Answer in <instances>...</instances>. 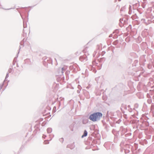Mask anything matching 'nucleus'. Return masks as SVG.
<instances>
[{"instance_id": "f257e3e1", "label": "nucleus", "mask_w": 154, "mask_h": 154, "mask_svg": "<svg viewBox=\"0 0 154 154\" xmlns=\"http://www.w3.org/2000/svg\"><path fill=\"white\" fill-rule=\"evenodd\" d=\"M102 115V114L99 112L94 113L90 116L89 119L93 122H95L100 120Z\"/></svg>"}, {"instance_id": "f03ea898", "label": "nucleus", "mask_w": 154, "mask_h": 154, "mask_svg": "<svg viewBox=\"0 0 154 154\" xmlns=\"http://www.w3.org/2000/svg\"><path fill=\"white\" fill-rule=\"evenodd\" d=\"M87 132L86 130H85L84 131V134L82 136V137H86L87 136Z\"/></svg>"}, {"instance_id": "7ed1b4c3", "label": "nucleus", "mask_w": 154, "mask_h": 154, "mask_svg": "<svg viewBox=\"0 0 154 154\" xmlns=\"http://www.w3.org/2000/svg\"><path fill=\"white\" fill-rule=\"evenodd\" d=\"M47 131L48 132H49V133H50L51 131L52 130L51 128H49L47 129Z\"/></svg>"}, {"instance_id": "20e7f679", "label": "nucleus", "mask_w": 154, "mask_h": 154, "mask_svg": "<svg viewBox=\"0 0 154 154\" xmlns=\"http://www.w3.org/2000/svg\"><path fill=\"white\" fill-rule=\"evenodd\" d=\"M48 141H45L44 142V143L45 144H47L48 143Z\"/></svg>"}, {"instance_id": "39448f33", "label": "nucleus", "mask_w": 154, "mask_h": 154, "mask_svg": "<svg viewBox=\"0 0 154 154\" xmlns=\"http://www.w3.org/2000/svg\"><path fill=\"white\" fill-rule=\"evenodd\" d=\"M2 88V85H0V90H1Z\"/></svg>"}, {"instance_id": "423d86ee", "label": "nucleus", "mask_w": 154, "mask_h": 154, "mask_svg": "<svg viewBox=\"0 0 154 154\" xmlns=\"http://www.w3.org/2000/svg\"><path fill=\"white\" fill-rule=\"evenodd\" d=\"M62 70H63V68H62Z\"/></svg>"}]
</instances>
